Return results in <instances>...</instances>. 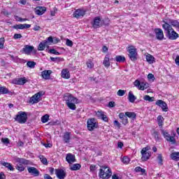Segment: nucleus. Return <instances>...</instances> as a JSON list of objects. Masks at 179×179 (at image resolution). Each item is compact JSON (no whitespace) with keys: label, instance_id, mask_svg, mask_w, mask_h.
Returning <instances> with one entry per match:
<instances>
[{"label":"nucleus","instance_id":"12","mask_svg":"<svg viewBox=\"0 0 179 179\" xmlns=\"http://www.w3.org/2000/svg\"><path fill=\"white\" fill-rule=\"evenodd\" d=\"M87 125L89 131H93L97 128L99 124L94 118H92L87 120Z\"/></svg>","mask_w":179,"mask_h":179},{"label":"nucleus","instance_id":"33","mask_svg":"<svg viewBox=\"0 0 179 179\" xmlns=\"http://www.w3.org/2000/svg\"><path fill=\"white\" fill-rule=\"evenodd\" d=\"M171 159L172 160H176V162H178L179 160V152H174L171 154Z\"/></svg>","mask_w":179,"mask_h":179},{"label":"nucleus","instance_id":"8","mask_svg":"<svg viewBox=\"0 0 179 179\" xmlns=\"http://www.w3.org/2000/svg\"><path fill=\"white\" fill-rule=\"evenodd\" d=\"M134 86L138 89V90H145L149 87V83L146 82H141L138 80H136L134 83Z\"/></svg>","mask_w":179,"mask_h":179},{"label":"nucleus","instance_id":"42","mask_svg":"<svg viewBox=\"0 0 179 179\" xmlns=\"http://www.w3.org/2000/svg\"><path fill=\"white\" fill-rule=\"evenodd\" d=\"M86 65L89 69H93L94 67V64H93V62L92 60H88L86 63Z\"/></svg>","mask_w":179,"mask_h":179},{"label":"nucleus","instance_id":"18","mask_svg":"<svg viewBox=\"0 0 179 179\" xmlns=\"http://www.w3.org/2000/svg\"><path fill=\"white\" fill-rule=\"evenodd\" d=\"M155 33L156 36V38L157 40H163L164 38V34L163 33V30L160 28H157L155 29Z\"/></svg>","mask_w":179,"mask_h":179},{"label":"nucleus","instance_id":"26","mask_svg":"<svg viewBox=\"0 0 179 179\" xmlns=\"http://www.w3.org/2000/svg\"><path fill=\"white\" fill-rule=\"evenodd\" d=\"M62 78L63 79H69L71 78V73H69V70L67 69H64L62 71Z\"/></svg>","mask_w":179,"mask_h":179},{"label":"nucleus","instance_id":"15","mask_svg":"<svg viewBox=\"0 0 179 179\" xmlns=\"http://www.w3.org/2000/svg\"><path fill=\"white\" fill-rule=\"evenodd\" d=\"M55 175L58 179H64L66 177V172L64 169H55Z\"/></svg>","mask_w":179,"mask_h":179},{"label":"nucleus","instance_id":"30","mask_svg":"<svg viewBox=\"0 0 179 179\" xmlns=\"http://www.w3.org/2000/svg\"><path fill=\"white\" fill-rule=\"evenodd\" d=\"M1 164H2V166H4V167H6V169L10 170V171H13V170H15V168H13V166H12V164H10V163L1 162Z\"/></svg>","mask_w":179,"mask_h":179},{"label":"nucleus","instance_id":"11","mask_svg":"<svg viewBox=\"0 0 179 179\" xmlns=\"http://www.w3.org/2000/svg\"><path fill=\"white\" fill-rule=\"evenodd\" d=\"M22 52L24 54H26V55H31V52L36 54V52H37V50L34 49V46L26 45L22 48Z\"/></svg>","mask_w":179,"mask_h":179},{"label":"nucleus","instance_id":"29","mask_svg":"<svg viewBox=\"0 0 179 179\" xmlns=\"http://www.w3.org/2000/svg\"><path fill=\"white\" fill-rule=\"evenodd\" d=\"M103 64L106 68H110L111 63L110 62V57L108 55H106L103 59Z\"/></svg>","mask_w":179,"mask_h":179},{"label":"nucleus","instance_id":"2","mask_svg":"<svg viewBox=\"0 0 179 179\" xmlns=\"http://www.w3.org/2000/svg\"><path fill=\"white\" fill-rule=\"evenodd\" d=\"M64 100L66 104L70 110H76V104H79L80 101L79 99H77L76 97L72 96L71 94H66L64 96Z\"/></svg>","mask_w":179,"mask_h":179},{"label":"nucleus","instance_id":"17","mask_svg":"<svg viewBox=\"0 0 179 179\" xmlns=\"http://www.w3.org/2000/svg\"><path fill=\"white\" fill-rule=\"evenodd\" d=\"M156 106H158L159 107H161L162 111H164L165 113L167 112L168 108H167V103L164 102L162 100H157L155 103Z\"/></svg>","mask_w":179,"mask_h":179},{"label":"nucleus","instance_id":"13","mask_svg":"<svg viewBox=\"0 0 179 179\" xmlns=\"http://www.w3.org/2000/svg\"><path fill=\"white\" fill-rule=\"evenodd\" d=\"M103 23H104V21L101 20L100 17H96L92 22V27L94 29H99V27L103 26Z\"/></svg>","mask_w":179,"mask_h":179},{"label":"nucleus","instance_id":"46","mask_svg":"<svg viewBox=\"0 0 179 179\" xmlns=\"http://www.w3.org/2000/svg\"><path fill=\"white\" fill-rule=\"evenodd\" d=\"M27 66H28L29 68L33 69V68H34V66H36V62H28L27 63Z\"/></svg>","mask_w":179,"mask_h":179},{"label":"nucleus","instance_id":"27","mask_svg":"<svg viewBox=\"0 0 179 179\" xmlns=\"http://www.w3.org/2000/svg\"><path fill=\"white\" fill-rule=\"evenodd\" d=\"M166 20L169 21V24H171V26L173 27H175L176 29H179V22L176 20H170V19H166Z\"/></svg>","mask_w":179,"mask_h":179},{"label":"nucleus","instance_id":"31","mask_svg":"<svg viewBox=\"0 0 179 179\" xmlns=\"http://www.w3.org/2000/svg\"><path fill=\"white\" fill-rule=\"evenodd\" d=\"M128 100L130 103H135V100H136V96L131 91L129 92Z\"/></svg>","mask_w":179,"mask_h":179},{"label":"nucleus","instance_id":"4","mask_svg":"<svg viewBox=\"0 0 179 179\" xmlns=\"http://www.w3.org/2000/svg\"><path fill=\"white\" fill-rule=\"evenodd\" d=\"M113 176L110 166L103 165L100 167L99 177L101 179H109Z\"/></svg>","mask_w":179,"mask_h":179},{"label":"nucleus","instance_id":"35","mask_svg":"<svg viewBox=\"0 0 179 179\" xmlns=\"http://www.w3.org/2000/svg\"><path fill=\"white\" fill-rule=\"evenodd\" d=\"M157 162L159 166H163V155H162V154H158L157 157Z\"/></svg>","mask_w":179,"mask_h":179},{"label":"nucleus","instance_id":"1","mask_svg":"<svg viewBox=\"0 0 179 179\" xmlns=\"http://www.w3.org/2000/svg\"><path fill=\"white\" fill-rule=\"evenodd\" d=\"M163 24L162 28L164 29L166 37L169 38V40H177L178 37H179V35L178 33L174 31V29H173V27L170 24H169V20H163Z\"/></svg>","mask_w":179,"mask_h":179},{"label":"nucleus","instance_id":"47","mask_svg":"<svg viewBox=\"0 0 179 179\" xmlns=\"http://www.w3.org/2000/svg\"><path fill=\"white\" fill-rule=\"evenodd\" d=\"M5 44V38H0V50H3Z\"/></svg>","mask_w":179,"mask_h":179},{"label":"nucleus","instance_id":"39","mask_svg":"<svg viewBox=\"0 0 179 179\" xmlns=\"http://www.w3.org/2000/svg\"><path fill=\"white\" fill-rule=\"evenodd\" d=\"M125 115L129 118H136V114L134 112H126Z\"/></svg>","mask_w":179,"mask_h":179},{"label":"nucleus","instance_id":"22","mask_svg":"<svg viewBox=\"0 0 179 179\" xmlns=\"http://www.w3.org/2000/svg\"><path fill=\"white\" fill-rule=\"evenodd\" d=\"M47 11V8L44 6H38L35 8V12L36 15L38 16H41V15H44Z\"/></svg>","mask_w":179,"mask_h":179},{"label":"nucleus","instance_id":"61","mask_svg":"<svg viewBox=\"0 0 179 179\" xmlns=\"http://www.w3.org/2000/svg\"><path fill=\"white\" fill-rule=\"evenodd\" d=\"M125 117H127V115L124 113H120L119 114V118H120V120L125 118Z\"/></svg>","mask_w":179,"mask_h":179},{"label":"nucleus","instance_id":"62","mask_svg":"<svg viewBox=\"0 0 179 179\" xmlns=\"http://www.w3.org/2000/svg\"><path fill=\"white\" fill-rule=\"evenodd\" d=\"M90 171H96V165H91L90 166Z\"/></svg>","mask_w":179,"mask_h":179},{"label":"nucleus","instance_id":"49","mask_svg":"<svg viewBox=\"0 0 179 179\" xmlns=\"http://www.w3.org/2000/svg\"><path fill=\"white\" fill-rule=\"evenodd\" d=\"M40 160L43 164H48V162H47V158L44 157V156L40 157Z\"/></svg>","mask_w":179,"mask_h":179},{"label":"nucleus","instance_id":"40","mask_svg":"<svg viewBox=\"0 0 179 179\" xmlns=\"http://www.w3.org/2000/svg\"><path fill=\"white\" fill-rule=\"evenodd\" d=\"M136 173H141V174H145L146 170L145 169H142L141 166H136L134 169Z\"/></svg>","mask_w":179,"mask_h":179},{"label":"nucleus","instance_id":"58","mask_svg":"<svg viewBox=\"0 0 179 179\" xmlns=\"http://www.w3.org/2000/svg\"><path fill=\"white\" fill-rule=\"evenodd\" d=\"M22 37V34H15L13 36L14 40H17V38H20Z\"/></svg>","mask_w":179,"mask_h":179},{"label":"nucleus","instance_id":"44","mask_svg":"<svg viewBox=\"0 0 179 179\" xmlns=\"http://www.w3.org/2000/svg\"><path fill=\"white\" fill-rule=\"evenodd\" d=\"M143 100H145V101L152 102V101H154L155 98L154 97H150V96H149V95H145L143 97Z\"/></svg>","mask_w":179,"mask_h":179},{"label":"nucleus","instance_id":"37","mask_svg":"<svg viewBox=\"0 0 179 179\" xmlns=\"http://www.w3.org/2000/svg\"><path fill=\"white\" fill-rule=\"evenodd\" d=\"M45 43L48 45V47H50L52 43H54V39L52 36H49L46 40L44 41Z\"/></svg>","mask_w":179,"mask_h":179},{"label":"nucleus","instance_id":"5","mask_svg":"<svg viewBox=\"0 0 179 179\" xmlns=\"http://www.w3.org/2000/svg\"><path fill=\"white\" fill-rule=\"evenodd\" d=\"M127 52H129V57L131 61H136L138 59V50L134 45H130L127 48Z\"/></svg>","mask_w":179,"mask_h":179},{"label":"nucleus","instance_id":"60","mask_svg":"<svg viewBox=\"0 0 179 179\" xmlns=\"http://www.w3.org/2000/svg\"><path fill=\"white\" fill-rule=\"evenodd\" d=\"M58 43H59V38L56 37L53 38L52 44H58Z\"/></svg>","mask_w":179,"mask_h":179},{"label":"nucleus","instance_id":"25","mask_svg":"<svg viewBox=\"0 0 179 179\" xmlns=\"http://www.w3.org/2000/svg\"><path fill=\"white\" fill-rule=\"evenodd\" d=\"M145 57L147 62L149 63L150 64H155V62H156V58H155L153 55L149 53H146L145 55Z\"/></svg>","mask_w":179,"mask_h":179},{"label":"nucleus","instance_id":"41","mask_svg":"<svg viewBox=\"0 0 179 179\" xmlns=\"http://www.w3.org/2000/svg\"><path fill=\"white\" fill-rule=\"evenodd\" d=\"M50 119V115H45L41 117V122L43 124H45V122H48V120Z\"/></svg>","mask_w":179,"mask_h":179},{"label":"nucleus","instance_id":"50","mask_svg":"<svg viewBox=\"0 0 179 179\" xmlns=\"http://www.w3.org/2000/svg\"><path fill=\"white\" fill-rule=\"evenodd\" d=\"M66 45L68 47H72L73 45V42L69 39L66 40Z\"/></svg>","mask_w":179,"mask_h":179},{"label":"nucleus","instance_id":"36","mask_svg":"<svg viewBox=\"0 0 179 179\" xmlns=\"http://www.w3.org/2000/svg\"><path fill=\"white\" fill-rule=\"evenodd\" d=\"M157 122L159 127H163V122H164V117L162 115L157 117Z\"/></svg>","mask_w":179,"mask_h":179},{"label":"nucleus","instance_id":"51","mask_svg":"<svg viewBox=\"0 0 179 179\" xmlns=\"http://www.w3.org/2000/svg\"><path fill=\"white\" fill-rule=\"evenodd\" d=\"M112 179H121V174L113 173V175L112 176Z\"/></svg>","mask_w":179,"mask_h":179},{"label":"nucleus","instance_id":"38","mask_svg":"<svg viewBox=\"0 0 179 179\" xmlns=\"http://www.w3.org/2000/svg\"><path fill=\"white\" fill-rule=\"evenodd\" d=\"M9 93V90L6 87H0V94H7Z\"/></svg>","mask_w":179,"mask_h":179},{"label":"nucleus","instance_id":"23","mask_svg":"<svg viewBox=\"0 0 179 179\" xmlns=\"http://www.w3.org/2000/svg\"><path fill=\"white\" fill-rule=\"evenodd\" d=\"M27 83V80L26 79V78H15V79L13 80V83L14 85H22Z\"/></svg>","mask_w":179,"mask_h":179},{"label":"nucleus","instance_id":"14","mask_svg":"<svg viewBox=\"0 0 179 179\" xmlns=\"http://www.w3.org/2000/svg\"><path fill=\"white\" fill-rule=\"evenodd\" d=\"M86 15V10L83 9H77L73 14V17L76 19H82Z\"/></svg>","mask_w":179,"mask_h":179},{"label":"nucleus","instance_id":"3","mask_svg":"<svg viewBox=\"0 0 179 179\" xmlns=\"http://www.w3.org/2000/svg\"><path fill=\"white\" fill-rule=\"evenodd\" d=\"M13 162L14 163H17L16 164V169L18 170V171H24V169H26V166L29 164H30V162L27 159H23V158H19L17 157H15L13 159Z\"/></svg>","mask_w":179,"mask_h":179},{"label":"nucleus","instance_id":"24","mask_svg":"<svg viewBox=\"0 0 179 179\" xmlns=\"http://www.w3.org/2000/svg\"><path fill=\"white\" fill-rule=\"evenodd\" d=\"M96 117L99 118V120H103L105 122H107L108 121V117H107V115L104 114V112L103 111H98L96 113Z\"/></svg>","mask_w":179,"mask_h":179},{"label":"nucleus","instance_id":"32","mask_svg":"<svg viewBox=\"0 0 179 179\" xmlns=\"http://www.w3.org/2000/svg\"><path fill=\"white\" fill-rule=\"evenodd\" d=\"M80 167L82 166L80 164H74L70 166V170L71 171H78V170H80Z\"/></svg>","mask_w":179,"mask_h":179},{"label":"nucleus","instance_id":"19","mask_svg":"<svg viewBox=\"0 0 179 179\" xmlns=\"http://www.w3.org/2000/svg\"><path fill=\"white\" fill-rule=\"evenodd\" d=\"M13 27V29H15V30H23L24 29H30L31 25L29 24H15Z\"/></svg>","mask_w":179,"mask_h":179},{"label":"nucleus","instance_id":"55","mask_svg":"<svg viewBox=\"0 0 179 179\" xmlns=\"http://www.w3.org/2000/svg\"><path fill=\"white\" fill-rule=\"evenodd\" d=\"M122 122L124 125H127V124H128V117L125 116L123 119H122Z\"/></svg>","mask_w":179,"mask_h":179},{"label":"nucleus","instance_id":"7","mask_svg":"<svg viewBox=\"0 0 179 179\" xmlns=\"http://www.w3.org/2000/svg\"><path fill=\"white\" fill-rule=\"evenodd\" d=\"M161 133L162 134L166 141L171 142V143H176V134L174 132H172L171 135H170L167 131L162 129Z\"/></svg>","mask_w":179,"mask_h":179},{"label":"nucleus","instance_id":"64","mask_svg":"<svg viewBox=\"0 0 179 179\" xmlns=\"http://www.w3.org/2000/svg\"><path fill=\"white\" fill-rule=\"evenodd\" d=\"M175 62L176 64V65H178L179 66V56H177L176 59H175Z\"/></svg>","mask_w":179,"mask_h":179},{"label":"nucleus","instance_id":"28","mask_svg":"<svg viewBox=\"0 0 179 179\" xmlns=\"http://www.w3.org/2000/svg\"><path fill=\"white\" fill-rule=\"evenodd\" d=\"M45 47H48L46 42L45 41L41 42L38 46V51H44Z\"/></svg>","mask_w":179,"mask_h":179},{"label":"nucleus","instance_id":"59","mask_svg":"<svg viewBox=\"0 0 179 179\" xmlns=\"http://www.w3.org/2000/svg\"><path fill=\"white\" fill-rule=\"evenodd\" d=\"M153 136L155 137V138L156 139V141L159 140V132L155 131V132L153 133Z\"/></svg>","mask_w":179,"mask_h":179},{"label":"nucleus","instance_id":"20","mask_svg":"<svg viewBox=\"0 0 179 179\" xmlns=\"http://www.w3.org/2000/svg\"><path fill=\"white\" fill-rule=\"evenodd\" d=\"M66 161L69 164H72L73 163H75V162H76V159L75 158V155H73L71 153H68L66 155Z\"/></svg>","mask_w":179,"mask_h":179},{"label":"nucleus","instance_id":"6","mask_svg":"<svg viewBox=\"0 0 179 179\" xmlns=\"http://www.w3.org/2000/svg\"><path fill=\"white\" fill-rule=\"evenodd\" d=\"M15 120L19 124H26L27 122V113L20 111L16 115Z\"/></svg>","mask_w":179,"mask_h":179},{"label":"nucleus","instance_id":"21","mask_svg":"<svg viewBox=\"0 0 179 179\" xmlns=\"http://www.w3.org/2000/svg\"><path fill=\"white\" fill-rule=\"evenodd\" d=\"M51 73H52V71L51 70H44L41 72V77L43 79H45V80H48L51 76Z\"/></svg>","mask_w":179,"mask_h":179},{"label":"nucleus","instance_id":"34","mask_svg":"<svg viewBox=\"0 0 179 179\" xmlns=\"http://www.w3.org/2000/svg\"><path fill=\"white\" fill-rule=\"evenodd\" d=\"M63 139L66 143H69V140L71 139V134L69 132H66L64 135Z\"/></svg>","mask_w":179,"mask_h":179},{"label":"nucleus","instance_id":"56","mask_svg":"<svg viewBox=\"0 0 179 179\" xmlns=\"http://www.w3.org/2000/svg\"><path fill=\"white\" fill-rule=\"evenodd\" d=\"M113 124H114L115 127H117L119 129L121 128V124L117 120H115L113 122Z\"/></svg>","mask_w":179,"mask_h":179},{"label":"nucleus","instance_id":"53","mask_svg":"<svg viewBox=\"0 0 179 179\" xmlns=\"http://www.w3.org/2000/svg\"><path fill=\"white\" fill-rule=\"evenodd\" d=\"M148 80H152V82H153V80H155V76L152 73H149L148 75Z\"/></svg>","mask_w":179,"mask_h":179},{"label":"nucleus","instance_id":"52","mask_svg":"<svg viewBox=\"0 0 179 179\" xmlns=\"http://www.w3.org/2000/svg\"><path fill=\"white\" fill-rule=\"evenodd\" d=\"M117 96H122L125 94V90H119L117 93Z\"/></svg>","mask_w":179,"mask_h":179},{"label":"nucleus","instance_id":"45","mask_svg":"<svg viewBox=\"0 0 179 179\" xmlns=\"http://www.w3.org/2000/svg\"><path fill=\"white\" fill-rule=\"evenodd\" d=\"M122 162L124 164H129V162H131V159L128 157H124L122 159Z\"/></svg>","mask_w":179,"mask_h":179},{"label":"nucleus","instance_id":"16","mask_svg":"<svg viewBox=\"0 0 179 179\" xmlns=\"http://www.w3.org/2000/svg\"><path fill=\"white\" fill-rule=\"evenodd\" d=\"M28 173L31 174V176H34V177H38L40 176V171L33 166L27 167Z\"/></svg>","mask_w":179,"mask_h":179},{"label":"nucleus","instance_id":"54","mask_svg":"<svg viewBox=\"0 0 179 179\" xmlns=\"http://www.w3.org/2000/svg\"><path fill=\"white\" fill-rule=\"evenodd\" d=\"M1 142H3L4 145H9V138H1Z\"/></svg>","mask_w":179,"mask_h":179},{"label":"nucleus","instance_id":"10","mask_svg":"<svg viewBox=\"0 0 179 179\" xmlns=\"http://www.w3.org/2000/svg\"><path fill=\"white\" fill-rule=\"evenodd\" d=\"M41 96H44V92L41 91L37 92L30 98L29 103H31L32 104H36L38 103V101H40V99L41 98Z\"/></svg>","mask_w":179,"mask_h":179},{"label":"nucleus","instance_id":"48","mask_svg":"<svg viewBox=\"0 0 179 179\" xmlns=\"http://www.w3.org/2000/svg\"><path fill=\"white\" fill-rule=\"evenodd\" d=\"M48 52H50V54H54L55 55H59V52L57 51L55 49H50Z\"/></svg>","mask_w":179,"mask_h":179},{"label":"nucleus","instance_id":"63","mask_svg":"<svg viewBox=\"0 0 179 179\" xmlns=\"http://www.w3.org/2000/svg\"><path fill=\"white\" fill-rule=\"evenodd\" d=\"M0 179H6V177L3 173H0Z\"/></svg>","mask_w":179,"mask_h":179},{"label":"nucleus","instance_id":"9","mask_svg":"<svg viewBox=\"0 0 179 179\" xmlns=\"http://www.w3.org/2000/svg\"><path fill=\"white\" fill-rule=\"evenodd\" d=\"M148 150H150V147H145L142 149L141 150V155L142 157L141 159L143 162H146L147 160H149L150 159V152H148Z\"/></svg>","mask_w":179,"mask_h":179},{"label":"nucleus","instance_id":"43","mask_svg":"<svg viewBox=\"0 0 179 179\" xmlns=\"http://www.w3.org/2000/svg\"><path fill=\"white\" fill-rule=\"evenodd\" d=\"M117 62H124L125 61V57L124 56H116L115 57Z\"/></svg>","mask_w":179,"mask_h":179},{"label":"nucleus","instance_id":"57","mask_svg":"<svg viewBox=\"0 0 179 179\" xmlns=\"http://www.w3.org/2000/svg\"><path fill=\"white\" fill-rule=\"evenodd\" d=\"M50 59L51 61H52V62H55V61H62V59L59 58V57H50Z\"/></svg>","mask_w":179,"mask_h":179}]
</instances>
